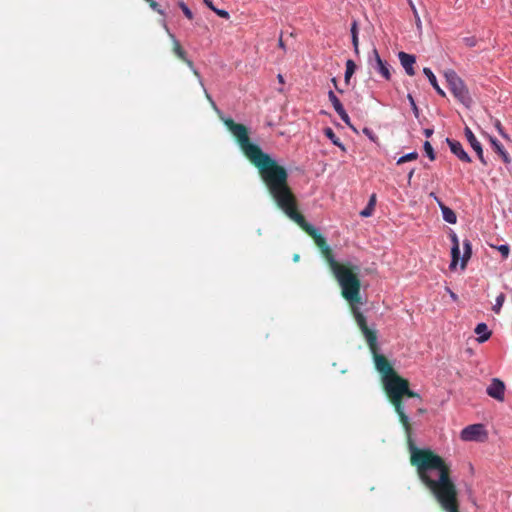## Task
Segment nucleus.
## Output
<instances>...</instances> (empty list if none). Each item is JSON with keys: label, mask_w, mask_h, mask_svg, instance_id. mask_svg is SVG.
Masks as SVG:
<instances>
[{"label": "nucleus", "mask_w": 512, "mask_h": 512, "mask_svg": "<svg viewBox=\"0 0 512 512\" xmlns=\"http://www.w3.org/2000/svg\"><path fill=\"white\" fill-rule=\"evenodd\" d=\"M320 251L341 288L342 297L350 304L355 321L372 353L375 368L381 375L383 389L389 402L394 407L397 415H400L402 420L406 422L405 398H416L419 403L422 402V398L417 392L410 390L409 381L401 377L394 370L390 361L378 352L377 332L368 327L365 316L358 308V305L362 304L360 268L351 263L336 261L329 245H326Z\"/></svg>", "instance_id": "1"}, {"label": "nucleus", "mask_w": 512, "mask_h": 512, "mask_svg": "<svg viewBox=\"0 0 512 512\" xmlns=\"http://www.w3.org/2000/svg\"><path fill=\"white\" fill-rule=\"evenodd\" d=\"M320 251L341 288L342 297L350 304L355 321L372 353L375 368L381 375L383 389L389 402L394 407L397 415H400L402 420L406 422L405 398H416L419 403L422 402V398L417 392L410 390L409 381L401 377L394 370L390 361L378 352L377 332L368 327L365 316L358 308V305L362 304L360 268L351 263L336 261L329 245H326Z\"/></svg>", "instance_id": "2"}, {"label": "nucleus", "mask_w": 512, "mask_h": 512, "mask_svg": "<svg viewBox=\"0 0 512 512\" xmlns=\"http://www.w3.org/2000/svg\"><path fill=\"white\" fill-rule=\"evenodd\" d=\"M223 122L244 156L257 168L277 206L314 240L319 250L328 245L325 237L298 211L296 196L288 184L287 170L250 141L248 128L244 124L236 123L231 118H226Z\"/></svg>", "instance_id": "3"}, {"label": "nucleus", "mask_w": 512, "mask_h": 512, "mask_svg": "<svg viewBox=\"0 0 512 512\" xmlns=\"http://www.w3.org/2000/svg\"><path fill=\"white\" fill-rule=\"evenodd\" d=\"M398 417L407 435L410 463L416 468L420 481L430 490L443 511L459 512L458 491L451 479L450 466L431 449L418 448L411 437L412 427L407 414L406 422L400 415Z\"/></svg>", "instance_id": "4"}, {"label": "nucleus", "mask_w": 512, "mask_h": 512, "mask_svg": "<svg viewBox=\"0 0 512 512\" xmlns=\"http://www.w3.org/2000/svg\"><path fill=\"white\" fill-rule=\"evenodd\" d=\"M448 86L454 97L465 107H470L472 98L464 81L457 75L454 70H447L445 73Z\"/></svg>", "instance_id": "5"}, {"label": "nucleus", "mask_w": 512, "mask_h": 512, "mask_svg": "<svg viewBox=\"0 0 512 512\" xmlns=\"http://www.w3.org/2000/svg\"><path fill=\"white\" fill-rule=\"evenodd\" d=\"M169 36L172 41V51H173L174 55L178 59L183 61L190 68L192 73L197 77L200 86L203 88L206 99L209 101L212 108L217 110V106H216L215 102L213 101L212 97L210 96V94L205 89L201 75H200L199 71L195 68L193 61L187 57L186 51L181 46L180 42L175 38V36L173 34H169Z\"/></svg>", "instance_id": "6"}, {"label": "nucleus", "mask_w": 512, "mask_h": 512, "mask_svg": "<svg viewBox=\"0 0 512 512\" xmlns=\"http://www.w3.org/2000/svg\"><path fill=\"white\" fill-rule=\"evenodd\" d=\"M486 392L490 397L502 402L505 398V384L500 379L493 378Z\"/></svg>", "instance_id": "7"}, {"label": "nucleus", "mask_w": 512, "mask_h": 512, "mask_svg": "<svg viewBox=\"0 0 512 512\" xmlns=\"http://www.w3.org/2000/svg\"><path fill=\"white\" fill-rule=\"evenodd\" d=\"M484 426L482 424H473L465 427L461 431V439L464 441H475L484 435Z\"/></svg>", "instance_id": "8"}, {"label": "nucleus", "mask_w": 512, "mask_h": 512, "mask_svg": "<svg viewBox=\"0 0 512 512\" xmlns=\"http://www.w3.org/2000/svg\"><path fill=\"white\" fill-rule=\"evenodd\" d=\"M373 57L375 60V64L372 65L373 68L386 80L391 79L390 66L386 61H383L377 51V49H373Z\"/></svg>", "instance_id": "9"}, {"label": "nucleus", "mask_w": 512, "mask_h": 512, "mask_svg": "<svg viewBox=\"0 0 512 512\" xmlns=\"http://www.w3.org/2000/svg\"><path fill=\"white\" fill-rule=\"evenodd\" d=\"M464 134H465V137H466L467 141L469 142V144L471 145L473 150L476 152V154H477L479 160L481 161V163L486 165L487 162H486V160L484 158V155H483L482 145L477 140V138L475 137V135L472 132V130L469 127H465Z\"/></svg>", "instance_id": "10"}, {"label": "nucleus", "mask_w": 512, "mask_h": 512, "mask_svg": "<svg viewBox=\"0 0 512 512\" xmlns=\"http://www.w3.org/2000/svg\"><path fill=\"white\" fill-rule=\"evenodd\" d=\"M398 58H399V61L402 65V67L404 68L405 72L409 76H414L415 75L414 64L416 63L415 56L412 54H408L406 52H399Z\"/></svg>", "instance_id": "11"}, {"label": "nucleus", "mask_w": 512, "mask_h": 512, "mask_svg": "<svg viewBox=\"0 0 512 512\" xmlns=\"http://www.w3.org/2000/svg\"><path fill=\"white\" fill-rule=\"evenodd\" d=\"M446 142L449 145L451 152L456 155L462 162H471L470 156L465 152L462 144L459 141L447 138Z\"/></svg>", "instance_id": "12"}, {"label": "nucleus", "mask_w": 512, "mask_h": 512, "mask_svg": "<svg viewBox=\"0 0 512 512\" xmlns=\"http://www.w3.org/2000/svg\"><path fill=\"white\" fill-rule=\"evenodd\" d=\"M328 97H329V100L330 102L332 103L335 111L337 112V114L339 115V117L342 119V121H344L347 125H350V118H349V115L347 114V112L345 111L342 103L340 102V100L337 98V96L334 94L333 91H329L328 93Z\"/></svg>", "instance_id": "13"}, {"label": "nucleus", "mask_w": 512, "mask_h": 512, "mask_svg": "<svg viewBox=\"0 0 512 512\" xmlns=\"http://www.w3.org/2000/svg\"><path fill=\"white\" fill-rule=\"evenodd\" d=\"M450 238L452 241V248H451L452 260H451L449 267H450V269H455L457 266V263L459 261V258H460L459 240H458L457 235L454 232H452L450 234Z\"/></svg>", "instance_id": "14"}, {"label": "nucleus", "mask_w": 512, "mask_h": 512, "mask_svg": "<svg viewBox=\"0 0 512 512\" xmlns=\"http://www.w3.org/2000/svg\"><path fill=\"white\" fill-rule=\"evenodd\" d=\"M443 219L449 224H455L457 222V216L455 212L447 207L444 203H439Z\"/></svg>", "instance_id": "15"}, {"label": "nucleus", "mask_w": 512, "mask_h": 512, "mask_svg": "<svg viewBox=\"0 0 512 512\" xmlns=\"http://www.w3.org/2000/svg\"><path fill=\"white\" fill-rule=\"evenodd\" d=\"M491 144L495 152H497L505 163L510 162V157L503 145L495 138L490 137Z\"/></svg>", "instance_id": "16"}, {"label": "nucleus", "mask_w": 512, "mask_h": 512, "mask_svg": "<svg viewBox=\"0 0 512 512\" xmlns=\"http://www.w3.org/2000/svg\"><path fill=\"white\" fill-rule=\"evenodd\" d=\"M423 73L427 76L430 84L433 86V88L436 90V92L444 97L445 96V92L443 91V89H441V87L438 85V82H437V79H436V76L434 75V73L432 72V70L430 68H424L423 69Z\"/></svg>", "instance_id": "17"}, {"label": "nucleus", "mask_w": 512, "mask_h": 512, "mask_svg": "<svg viewBox=\"0 0 512 512\" xmlns=\"http://www.w3.org/2000/svg\"><path fill=\"white\" fill-rule=\"evenodd\" d=\"M475 333L479 335L478 341L483 343L489 339L491 332L485 323H479L475 328Z\"/></svg>", "instance_id": "18"}, {"label": "nucleus", "mask_w": 512, "mask_h": 512, "mask_svg": "<svg viewBox=\"0 0 512 512\" xmlns=\"http://www.w3.org/2000/svg\"><path fill=\"white\" fill-rule=\"evenodd\" d=\"M463 248L464 253L461 261V268L464 269L467 265V262L469 261L471 255H472V245L471 242L468 239H465L463 241Z\"/></svg>", "instance_id": "19"}, {"label": "nucleus", "mask_w": 512, "mask_h": 512, "mask_svg": "<svg viewBox=\"0 0 512 512\" xmlns=\"http://www.w3.org/2000/svg\"><path fill=\"white\" fill-rule=\"evenodd\" d=\"M375 205H376V194H372L370 196V199H369V202H368L366 208L360 212V216L370 217L374 212Z\"/></svg>", "instance_id": "20"}, {"label": "nucleus", "mask_w": 512, "mask_h": 512, "mask_svg": "<svg viewBox=\"0 0 512 512\" xmlns=\"http://www.w3.org/2000/svg\"><path fill=\"white\" fill-rule=\"evenodd\" d=\"M324 134L325 136L330 139L332 141V143L338 147H340L342 150H344V146L342 145V143L340 142V139L339 137L336 136L335 132L333 131L332 128L330 127H326L324 129Z\"/></svg>", "instance_id": "21"}, {"label": "nucleus", "mask_w": 512, "mask_h": 512, "mask_svg": "<svg viewBox=\"0 0 512 512\" xmlns=\"http://www.w3.org/2000/svg\"><path fill=\"white\" fill-rule=\"evenodd\" d=\"M356 70V64L353 60L349 59L346 62V71H345V82L349 83L350 78L354 74Z\"/></svg>", "instance_id": "22"}, {"label": "nucleus", "mask_w": 512, "mask_h": 512, "mask_svg": "<svg viewBox=\"0 0 512 512\" xmlns=\"http://www.w3.org/2000/svg\"><path fill=\"white\" fill-rule=\"evenodd\" d=\"M418 158V153L417 152H411V153H408L404 156H401L398 160H397V164L400 165V164H403L405 162H408V161H413V160H416Z\"/></svg>", "instance_id": "23"}, {"label": "nucleus", "mask_w": 512, "mask_h": 512, "mask_svg": "<svg viewBox=\"0 0 512 512\" xmlns=\"http://www.w3.org/2000/svg\"><path fill=\"white\" fill-rule=\"evenodd\" d=\"M504 301H505V295H504L503 293L499 294V295L496 297V301H495V304H494V306H493V311H494L495 313H497V314H498V313L500 312L501 307H502V305H503Z\"/></svg>", "instance_id": "24"}, {"label": "nucleus", "mask_w": 512, "mask_h": 512, "mask_svg": "<svg viewBox=\"0 0 512 512\" xmlns=\"http://www.w3.org/2000/svg\"><path fill=\"white\" fill-rule=\"evenodd\" d=\"M423 147L429 159L432 161L435 160V153L431 143L429 141H425Z\"/></svg>", "instance_id": "25"}, {"label": "nucleus", "mask_w": 512, "mask_h": 512, "mask_svg": "<svg viewBox=\"0 0 512 512\" xmlns=\"http://www.w3.org/2000/svg\"><path fill=\"white\" fill-rule=\"evenodd\" d=\"M178 6L180 7V9L182 10V12L184 13V15L189 19V20H192L193 19V13L192 11L190 10V8L183 2V1H180L178 3Z\"/></svg>", "instance_id": "26"}, {"label": "nucleus", "mask_w": 512, "mask_h": 512, "mask_svg": "<svg viewBox=\"0 0 512 512\" xmlns=\"http://www.w3.org/2000/svg\"><path fill=\"white\" fill-rule=\"evenodd\" d=\"M145 2L148 3V5L161 16L165 15L164 11L160 8V5L155 0H145Z\"/></svg>", "instance_id": "27"}, {"label": "nucleus", "mask_w": 512, "mask_h": 512, "mask_svg": "<svg viewBox=\"0 0 512 512\" xmlns=\"http://www.w3.org/2000/svg\"><path fill=\"white\" fill-rule=\"evenodd\" d=\"M494 127L497 129L498 133L505 139H509L508 135L505 133L504 128L501 122L498 119L493 120Z\"/></svg>", "instance_id": "28"}, {"label": "nucleus", "mask_w": 512, "mask_h": 512, "mask_svg": "<svg viewBox=\"0 0 512 512\" xmlns=\"http://www.w3.org/2000/svg\"><path fill=\"white\" fill-rule=\"evenodd\" d=\"M496 248L501 253V255H502V257L504 259L508 258L509 253H510V248H509L508 245H506V244L505 245H500V246H498Z\"/></svg>", "instance_id": "29"}, {"label": "nucleus", "mask_w": 512, "mask_h": 512, "mask_svg": "<svg viewBox=\"0 0 512 512\" xmlns=\"http://www.w3.org/2000/svg\"><path fill=\"white\" fill-rule=\"evenodd\" d=\"M407 98H408V100H409V102L411 104L413 112L415 113L416 116H418V107H417V105L415 103V100H414L413 96L411 94H408Z\"/></svg>", "instance_id": "30"}, {"label": "nucleus", "mask_w": 512, "mask_h": 512, "mask_svg": "<svg viewBox=\"0 0 512 512\" xmlns=\"http://www.w3.org/2000/svg\"><path fill=\"white\" fill-rule=\"evenodd\" d=\"M352 44H353V47H354V51H355V54L358 55L359 54V39H358V35H353L352 36Z\"/></svg>", "instance_id": "31"}, {"label": "nucleus", "mask_w": 512, "mask_h": 512, "mask_svg": "<svg viewBox=\"0 0 512 512\" xmlns=\"http://www.w3.org/2000/svg\"><path fill=\"white\" fill-rule=\"evenodd\" d=\"M214 12H215L218 16H220V17H222V18H225V19H228V18H229V13H228L226 10H222V9H217V8H215V9H214Z\"/></svg>", "instance_id": "32"}, {"label": "nucleus", "mask_w": 512, "mask_h": 512, "mask_svg": "<svg viewBox=\"0 0 512 512\" xmlns=\"http://www.w3.org/2000/svg\"><path fill=\"white\" fill-rule=\"evenodd\" d=\"M350 31H351V37L353 35H356V36L358 35V23H357V21L354 20L352 22Z\"/></svg>", "instance_id": "33"}, {"label": "nucleus", "mask_w": 512, "mask_h": 512, "mask_svg": "<svg viewBox=\"0 0 512 512\" xmlns=\"http://www.w3.org/2000/svg\"><path fill=\"white\" fill-rule=\"evenodd\" d=\"M205 4L214 11L215 7L213 6L210 0H204Z\"/></svg>", "instance_id": "34"}, {"label": "nucleus", "mask_w": 512, "mask_h": 512, "mask_svg": "<svg viewBox=\"0 0 512 512\" xmlns=\"http://www.w3.org/2000/svg\"><path fill=\"white\" fill-rule=\"evenodd\" d=\"M424 134H425L426 137H430L433 134V130L432 129H425L424 130Z\"/></svg>", "instance_id": "35"}, {"label": "nucleus", "mask_w": 512, "mask_h": 512, "mask_svg": "<svg viewBox=\"0 0 512 512\" xmlns=\"http://www.w3.org/2000/svg\"><path fill=\"white\" fill-rule=\"evenodd\" d=\"M414 171H415V170H414V169H412V170H410V172L408 173V181H409V182H410V180H411V178H412V176H413V174H414Z\"/></svg>", "instance_id": "36"}, {"label": "nucleus", "mask_w": 512, "mask_h": 512, "mask_svg": "<svg viewBox=\"0 0 512 512\" xmlns=\"http://www.w3.org/2000/svg\"><path fill=\"white\" fill-rule=\"evenodd\" d=\"M277 78H278V80H279V82H280L281 84H283V83H284V78H283V76H282L281 74H278Z\"/></svg>", "instance_id": "37"}, {"label": "nucleus", "mask_w": 512, "mask_h": 512, "mask_svg": "<svg viewBox=\"0 0 512 512\" xmlns=\"http://www.w3.org/2000/svg\"><path fill=\"white\" fill-rule=\"evenodd\" d=\"M364 133L367 134V136H369L371 139H373V137L371 136V133H370L368 128L364 129Z\"/></svg>", "instance_id": "38"}, {"label": "nucleus", "mask_w": 512, "mask_h": 512, "mask_svg": "<svg viewBox=\"0 0 512 512\" xmlns=\"http://www.w3.org/2000/svg\"><path fill=\"white\" fill-rule=\"evenodd\" d=\"M278 44H279V46H280L281 48H283V49L285 48L284 43H283V40H282V37H280V39H279V43H278Z\"/></svg>", "instance_id": "39"}, {"label": "nucleus", "mask_w": 512, "mask_h": 512, "mask_svg": "<svg viewBox=\"0 0 512 512\" xmlns=\"http://www.w3.org/2000/svg\"><path fill=\"white\" fill-rule=\"evenodd\" d=\"M429 196H430L431 198H433L434 200H435V197H437V196H436V194H435L434 192H431V193L429 194Z\"/></svg>", "instance_id": "40"}, {"label": "nucleus", "mask_w": 512, "mask_h": 512, "mask_svg": "<svg viewBox=\"0 0 512 512\" xmlns=\"http://www.w3.org/2000/svg\"><path fill=\"white\" fill-rule=\"evenodd\" d=\"M436 203L439 205V203H443L438 197H435Z\"/></svg>", "instance_id": "41"}, {"label": "nucleus", "mask_w": 512, "mask_h": 512, "mask_svg": "<svg viewBox=\"0 0 512 512\" xmlns=\"http://www.w3.org/2000/svg\"><path fill=\"white\" fill-rule=\"evenodd\" d=\"M332 82L334 83L335 87L337 88V82H336L335 78L332 79Z\"/></svg>", "instance_id": "42"}]
</instances>
